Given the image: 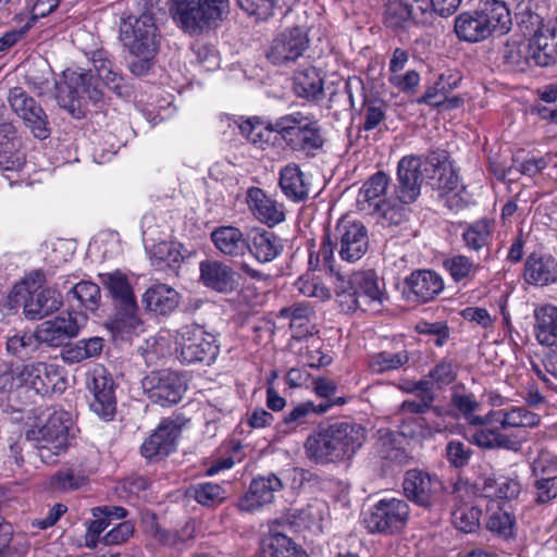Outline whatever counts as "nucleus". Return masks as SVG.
Masks as SVG:
<instances>
[{
    "mask_svg": "<svg viewBox=\"0 0 557 557\" xmlns=\"http://www.w3.org/2000/svg\"><path fill=\"white\" fill-rule=\"evenodd\" d=\"M104 339L100 336L83 338L72 344H66L61 350V358L65 363H79L86 359L101 355Z\"/></svg>",
    "mask_w": 557,
    "mask_h": 557,
    "instance_id": "4c0bfd02",
    "label": "nucleus"
},
{
    "mask_svg": "<svg viewBox=\"0 0 557 557\" xmlns=\"http://www.w3.org/2000/svg\"><path fill=\"white\" fill-rule=\"evenodd\" d=\"M79 331L77 318L71 312L61 313L37 326L41 344H47L50 347L65 346L71 338L78 335Z\"/></svg>",
    "mask_w": 557,
    "mask_h": 557,
    "instance_id": "dca6fc26",
    "label": "nucleus"
},
{
    "mask_svg": "<svg viewBox=\"0 0 557 557\" xmlns=\"http://www.w3.org/2000/svg\"><path fill=\"white\" fill-rule=\"evenodd\" d=\"M59 377L58 369L53 364L35 362L18 368L17 383L28 386L38 394H47L55 386Z\"/></svg>",
    "mask_w": 557,
    "mask_h": 557,
    "instance_id": "aec40b11",
    "label": "nucleus"
},
{
    "mask_svg": "<svg viewBox=\"0 0 557 557\" xmlns=\"http://www.w3.org/2000/svg\"><path fill=\"white\" fill-rule=\"evenodd\" d=\"M69 422L67 412L53 411L44 425L27 431L26 440L33 443L42 462L55 463L58 456L67 449Z\"/></svg>",
    "mask_w": 557,
    "mask_h": 557,
    "instance_id": "39448f33",
    "label": "nucleus"
},
{
    "mask_svg": "<svg viewBox=\"0 0 557 557\" xmlns=\"http://www.w3.org/2000/svg\"><path fill=\"white\" fill-rule=\"evenodd\" d=\"M448 410L435 405L430 397L416 396L405 399L397 408L394 419L405 436H431L446 430L444 418Z\"/></svg>",
    "mask_w": 557,
    "mask_h": 557,
    "instance_id": "7ed1b4c3",
    "label": "nucleus"
},
{
    "mask_svg": "<svg viewBox=\"0 0 557 557\" xmlns=\"http://www.w3.org/2000/svg\"><path fill=\"white\" fill-rule=\"evenodd\" d=\"M482 20L478 5L460 13L455 18V33L460 40L479 42L491 37Z\"/></svg>",
    "mask_w": 557,
    "mask_h": 557,
    "instance_id": "2f4dec72",
    "label": "nucleus"
},
{
    "mask_svg": "<svg viewBox=\"0 0 557 557\" xmlns=\"http://www.w3.org/2000/svg\"><path fill=\"white\" fill-rule=\"evenodd\" d=\"M408 205L394 200L393 196L388 200L376 202L375 208L381 213L383 224L397 226L409 220L411 210Z\"/></svg>",
    "mask_w": 557,
    "mask_h": 557,
    "instance_id": "5fc2aeb1",
    "label": "nucleus"
},
{
    "mask_svg": "<svg viewBox=\"0 0 557 557\" xmlns=\"http://www.w3.org/2000/svg\"><path fill=\"white\" fill-rule=\"evenodd\" d=\"M493 422H498L503 429L534 428L540 424L541 417L527 407H512L509 410L492 411Z\"/></svg>",
    "mask_w": 557,
    "mask_h": 557,
    "instance_id": "79ce46f5",
    "label": "nucleus"
},
{
    "mask_svg": "<svg viewBox=\"0 0 557 557\" xmlns=\"http://www.w3.org/2000/svg\"><path fill=\"white\" fill-rule=\"evenodd\" d=\"M533 478L534 502L545 505L557 498V473L552 471V466L545 463L544 457H539L531 465Z\"/></svg>",
    "mask_w": 557,
    "mask_h": 557,
    "instance_id": "5701e85b",
    "label": "nucleus"
},
{
    "mask_svg": "<svg viewBox=\"0 0 557 557\" xmlns=\"http://www.w3.org/2000/svg\"><path fill=\"white\" fill-rule=\"evenodd\" d=\"M40 344L37 330L15 333L7 339V351L18 358H27L38 350Z\"/></svg>",
    "mask_w": 557,
    "mask_h": 557,
    "instance_id": "3c124183",
    "label": "nucleus"
},
{
    "mask_svg": "<svg viewBox=\"0 0 557 557\" xmlns=\"http://www.w3.org/2000/svg\"><path fill=\"white\" fill-rule=\"evenodd\" d=\"M237 123L240 134L252 145L261 149L275 146L278 132L273 129L270 125H265L258 117H250Z\"/></svg>",
    "mask_w": 557,
    "mask_h": 557,
    "instance_id": "58836bf2",
    "label": "nucleus"
},
{
    "mask_svg": "<svg viewBox=\"0 0 557 557\" xmlns=\"http://www.w3.org/2000/svg\"><path fill=\"white\" fill-rule=\"evenodd\" d=\"M100 283L112 298L113 306L135 304L136 297L125 273L120 270L99 274Z\"/></svg>",
    "mask_w": 557,
    "mask_h": 557,
    "instance_id": "72a5a7b5",
    "label": "nucleus"
},
{
    "mask_svg": "<svg viewBox=\"0 0 557 557\" xmlns=\"http://www.w3.org/2000/svg\"><path fill=\"white\" fill-rule=\"evenodd\" d=\"M528 46L534 66H548L557 58V38L548 29L545 32H535L532 39L528 40Z\"/></svg>",
    "mask_w": 557,
    "mask_h": 557,
    "instance_id": "f704fd0d",
    "label": "nucleus"
},
{
    "mask_svg": "<svg viewBox=\"0 0 557 557\" xmlns=\"http://www.w3.org/2000/svg\"><path fill=\"white\" fill-rule=\"evenodd\" d=\"M258 261L269 262L276 258L278 250L276 246V236L265 230L256 231L252 238V246L248 249Z\"/></svg>",
    "mask_w": 557,
    "mask_h": 557,
    "instance_id": "864d4df0",
    "label": "nucleus"
},
{
    "mask_svg": "<svg viewBox=\"0 0 557 557\" xmlns=\"http://www.w3.org/2000/svg\"><path fill=\"white\" fill-rule=\"evenodd\" d=\"M535 335L541 345L557 348V307L544 306L535 312Z\"/></svg>",
    "mask_w": 557,
    "mask_h": 557,
    "instance_id": "a19ab883",
    "label": "nucleus"
},
{
    "mask_svg": "<svg viewBox=\"0 0 557 557\" xmlns=\"http://www.w3.org/2000/svg\"><path fill=\"white\" fill-rule=\"evenodd\" d=\"M411 295L417 301L428 302L444 289L442 276L432 270H416L405 280Z\"/></svg>",
    "mask_w": 557,
    "mask_h": 557,
    "instance_id": "a878e982",
    "label": "nucleus"
},
{
    "mask_svg": "<svg viewBox=\"0 0 557 557\" xmlns=\"http://www.w3.org/2000/svg\"><path fill=\"white\" fill-rule=\"evenodd\" d=\"M278 487V478L260 476L250 483L248 491L240 497L238 508L240 511L253 512L261 509L275 499V492Z\"/></svg>",
    "mask_w": 557,
    "mask_h": 557,
    "instance_id": "6ab92c4d",
    "label": "nucleus"
},
{
    "mask_svg": "<svg viewBox=\"0 0 557 557\" xmlns=\"http://www.w3.org/2000/svg\"><path fill=\"white\" fill-rule=\"evenodd\" d=\"M281 190L293 201H301L307 198L308 189L302 173L296 164L287 165L281 171Z\"/></svg>",
    "mask_w": 557,
    "mask_h": 557,
    "instance_id": "de8ad7c7",
    "label": "nucleus"
},
{
    "mask_svg": "<svg viewBox=\"0 0 557 557\" xmlns=\"http://www.w3.org/2000/svg\"><path fill=\"white\" fill-rule=\"evenodd\" d=\"M281 140L286 148L306 153L322 148L324 144L318 121L301 112L281 116Z\"/></svg>",
    "mask_w": 557,
    "mask_h": 557,
    "instance_id": "423d86ee",
    "label": "nucleus"
},
{
    "mask_svg": "<svg viewBox=\"0 0 557 557\" xmlns=\"http://www.w3.org/2000/svg\"><path fill=\"white\" fill-rule=\"evenodd\" d=\"M69 295L78 300L79 307L91 312L98 309L101 300L100 287L89 281H82L75 284L69 292Z\"/></svg>",
    "mask_w": 557,
    "mask_h": 557,
    "instance_id": "bf43d9fd",
    "label": "nucleus"
},
{
    "mask_svg": "<svg viewBox=\"0 0 557 557\" xmlns=\"http://www.w3.org/2000/svg\"><path fill=\"white\" fill-rule=\"evenodd\" d=\"M493 226L487 220H480L469 224L462 232L465 247L471 251L487 249L492 239Z\"/></svg>",
    "mask_w": 557,
    "mask_h": 557,
    "instance_id": "09e8293b",
    "label": "nucleus"
},
{
    "mask_svg": "<svg viewBox=\"0 0 557 557\" xmlns=\"http://www.w3.org/2000/svg\"><path fill=\"white\" fill-rule=\"evenodd\" d=\"M389 185L388 175L379 171L371 175L362 185L358 195V203L371 202L385 195V191Z\"/></svg>",
    "mask_w": 557,
    "mask_h": 557,
    "instance_id": "0e129e2a",
    "label": "nucleus"
},
{
    "mask_svg": "<svg viewBox=\"0 0 557 557\" xmlns=\"http://www.w3.org/2000/svg\"><path fill=\"white\" fill-rule=\"evenodd\" d=\"M403 488L406 497L418 506L429 508L435 494L442 488V482L435 475L418 469L405 473Z\"/></svg>",
    "mask_w": 557,
    "mask_h": 557,
    "instance_id": "4468645a",
    "label": "nucleus"
},
{
    "mask_svg": "<svg viewBox=\"0 0 557 557\" xmlns=\"http://www.w3.org/2000/svg\"><path fill=\"white\" fill-rule=\"evenodd\" d=\"M524 281L534 286H548L557 282V260L550 255H530L524 263Z\"/></svg>",
    "mask_w": 557,
    "mask_h": 557,
    "instance_id": "393cba45",
    "label": "nucleus"
},
{
    "mask_svg": "<svg viewBox=\"0 0 557 557\" xmlns=\"http://www.w3.org/2000/svg\"><path fill=\"white\" fill-rule=\"evenodd\" d=\"M422 165V159L417 156H406L399 160L393 191L394 200L413 203L419 198L424 180Z\"/></svg>",
    "mask_w": 557,
    "mask_h": 557,
    "instance_id": "ddd939ff",
    "label": "nucleus"
},
{
    "mask_svg": "<svg viewBox=\"0 0 557 557\" xmlns=\"http://www.w3.org/2000/svg\"><path fill=\"white\" fill-rule=\"evenodd\" d=\"M87 483V476L74 469H61L51 475L49 488L53 492L64 493L81 488Z\"/></svg>",
    "mask_w": 557,
    "mask_h": 557,
    "instance_id": "13d9d810",
    "label": "nucleus"
},
{
    "mask_svg": "<svg viewBox=\"0 0 557 557\" xmlns=\"http://www.w3.org/2000/svg\"><path fill=\"white\" fill-rule=\"evenodd\" d=\"M11 110L23 121L34 137L44 140L50 136L48 115L22 87H13L7 97Z\"/></svg>",
    "mask_w": 557,
    "mask_h": 557,
    "instance_id": "9b49d317",
    "label": "nucleus"
},
{
    "mask_svg": "<svg viewBox=\"0 0 557 557\" xmlns=\"http://www.w3.org/2000/svg\"><path fill=\"white\" fill-rule=\"evenodd\" d=\"M475 486L486 497L511 500L521 493V483L517 475L484 474L475 481Z\"/></svg>",
    "mask_w": 557,
    "mask_h": 557,
    "instance_id": "bb28decb",
    "label": "nucleus"
},
{
    "mask_svg": "<svg viewBox=\"0 0 557 557\" xmlns=\"http://www.w3.org/2000/svg\"><path fill=\"white\" fill-rule=\"evenodd\" d=\"M478 8L490 36H502L509 33L512 26V18L505 1L481 0L478 3Z\"/></svg>",
    "mask_w": 557,
    "mask_h": 557,
    "instance_id": "cd10ccee",
    "label": "nucleus"
},
{
    "mask_svg": "<svg viewBox=\"0 0 557 557\" xmlns=\"http://www.w3.org/2000/svg\"><path fill=\"white\" fill-rule=\"evenodd\" d=\"M143 304L146 310L165 315L177 308L180 294L173 287L158 283L144 293Z\"/></svg>",
    "mask_w": 557,
    "mask_h": 557,
    "instance_id": "c756f323",
    "label": "nucleus"
},
{
    "mask_svg": "<svg viewBox=\"0 0 557 557\" xmlns=\"http://www.w3.org/2000/svg\"><path fill=\"white\" fill-rule=\"evenodd\" d=\"M451 403L470 424L484 425L492 423V411L483 418L474 414L480 404L472 394H454Z\"/></svg>",
    "mask_w": 557,
    "mask_h": 557,
    "instance_id": "4d7b16f0",
    "label": "nucleus"
},
{
    "mask_svg": "<svg viewBox=\"0 0 557 557\" xmlns=\"http://www.w3.org/2000/svg\"><path fill=\"white\" fill-rule=\"evenodd\" d=\"M424 13H420L418 1L391 0L385 5L384 23L389 28L404 27L409 21H419Z\"/></svg>",
    "mask_w": 557,
    "mask_h": 557,
    "instance_id": "e433bc0d",
    "label": "nucleus"
},
{
    "mask_svg": "<svg viewBox=\"0 0 557 557\" xmlns=\"http://www.w3.org/2000/svg\"><path fill=\"white\" fill-rule=\"evenodd\" d=\"M201 283L219 293H231L236 286V273L227 264L206 259L199 264Z\"/></svg>",
    "mask_w": 557,
    "mask_h": 557,
    "instance_id": "4be33fe9",
    "label": "nucleus"
},
{
    "mask_svg": "<svg viewBox=\"0 0 557 557\" xmlns=\"http://www.w3.org/2000/svg\"><path fill=\"white\" fill-rule=\"evenodd\" d=\"M408 437L403 435L399 429L398 432L388 431L381 434L379 438L380 458L389 467H401L409 463L412 457L406 447Z\"/></svg>",
    "mask_w": 557,
    "mask_h": 557,
    "instance_id": "c85d7f7f",
    "label": "nucleus"
},
{
    "mask_svg": "<svg viewBox=\"0 0 557 557\" xmlns=\"http://www.w3.org/2000/svg\"><path fill=\"white\" fill-rule=\"evenodd\" d=\"M445 453L447 461L455 468L466 467L473 454L469 443L458 440L449 441L446 445Z\"/></svg>",
    "mask_w": 557,
    "mask_h": 557,
    "instance_id": "338daca9",
    "label": "nucleus"
},
{
    "mask_svg": "<svg viewBox=\"0 0 557 557\" xmlns=\"http://www.w3.org/2000/svg\"><path fill=\"white\" fill-rule=\"evenodd\" d=\"M88 388L94 395L90 409L104 420L113 418L116 408L114 395V382L106 370L95 371L88 383Z\"/></svg>",
    "mask_w": 557,
    "mask_h": 557,
    "instance_id": "f3484780",
    "label": "nucleus"
},
{
    "mask_svg": "<svg viewBox=\"0 0 557 557\" xmlns=\"http://www.w3.org/2000/svg\"><path fill=\"white\" fill-rule=\"evenodd\" d=\"M137 302L114 306L113 314L106 321V329L114 338L127 341L144 332V322L139 317Z\"/></svg>",
    "mask_w": 557,
    "mask_h": 557,
    "instance_id": "a211bd4d",
    "label": "nucleus"
},
{
    "mask_svg": "<svg viewBox=\"0 0 557 557\" xmlns=\"http://www.w3.org/2000/svg\"><path fill=\"white\" fill-rule=\"evenodd\" d=\"M215 248L231 258L243 257L249 249V243L243 232L234 226H220L211 233Z\"/></svg>",
    "mask_w": 557,
    "mask_h": 557,
    "instance_id": "7c9ffc66",
    "label": "nucleus"
},
{
    "mask_svg": "<svg viewBox=\"0 0 557 557\" xmlns=\"http://www.w3.org/2000/svg\"><path fill=\"white\" fill-rule=\"evenodd\" d=\"M346 404V398H336L335 400L304 401L295 405L293 409L283 418L281 422V433H292L302 425L307 424L314 414L326 412L333 406Z\"/></svg>",
    "mask_w": 557,
    "mask_h": 557,
    "instance_id": "412c9836",
    "label": "nucleus"
},
{
    "mask_svg": "<svg viewBox=\"0 0 557 557\" xmlns=\"http://www.w3.org/2000/svg\"><path fill=\"white\" fill-rule=\"evenodd\" d=\"M89 60L97 77L92 75L90 70L70 72L65 74L66 96L61 92L55 96L59 106L72 114L88 101L97 103L102 99L99 81L117 95L122 94L124 78L111 60L109 52L103 49L95 50L91 52Z\"/></svg>",
    "mask_w": 557,
    "mask_h": 557,
    "instance_id": "f257e3e1",
    "label": "nucleus"
},
{
    "mask_svg": "<svg viewBox=\"0 0 557 557\" xmlns=\"http://www.w3.org/2000/svg\"><path fill=\"white\" fill-rule=\"evenodd\" d=\"M228 9V0H173V21L186 34L197 35L216 26Z\"/></svg>",
    "mask_w": 557,
    "mask_h": 557,
    "instance_id": "20e7f679",
    "label": "nucleus"
},
{
    "mask_svg": "<svg viewBox=\"0 0 557 557\" xmlns=\"http://www.w3.org/2000/svg\"><path fill=\"white\" fill-rule=\"evenodd\" d=\"M460 77H456L453 83L446 82L445 74H442L436 83L429 87L423 96L418 99L419 103H426L432 107H442L447 100V95L454 88H457Z\"/></svg>",
    "mask_w": 557,
    "mask_h": 557,
    "instance_id": "e2e57ef3",
    "label": "nucleus"
},
{
    "mask_svg": "<svg viewBox=\"0 0 557 557\" xmlns=\"http://www.w3.org/2000/svg\"><path fill=\"white\" fill-rule=\"evenodd\" d=\"M247 203L256 218L270 227L278 224V212L274 201L257 187H251L247 191Z\"/></svg>",
    "mask_w": 557,
    "mask_h": 557,
    "instance_id": "c03bdc74",
    "label": "nucleus"
},
{
    "mask_svg": "<svg viewBox=\"0 0 557 557\" xmlns=\"http://www.w3.org/2000/svg\"><path fill=\"white\" fill-rule=\"evenodd\" d=\"M182 424L172 419L163 420L140 447L141 455L148 459H160L174 450L181 434Z\"/></svg>",
    "mask_w": 557,
    "mask_h": 557,
    "instance_id": "2eb2a0df",
    "label": "nucleus"
},
{
    "mask_svg": "<svg viewBox=\"0 0 557 557\" xmlns=\"http://www.w3.org/2000/svg\"><path fill=\"white\" fill-rule=\"evenodd\" d=\"M283 51L286 52L283 55L284 62L295 61L308 47V37L304 28L296 26L292 28L287 34L284 35Z\"/></svg>",
    "mask_w": 557,
    "mask_h": 557,
    "instance_id": "680f3d73",
    "label": "nucleus"
},
{
    "mask_svg": "<svg viewBox=\"0 0 557 557\" xmlns=\"http://www.w3.org/2000/svg\"><path fill=\"white\" fill-rule=\"evenodd\" d=\"M445 269L455 282L470 277L475 271L472 260L463 255H456L444 261Z\"/></svg>",
    "mask_w": 557,
    "mask_h": 557,
    "instance_id": "774afa93",
    "label": "nucleus"
},
{
    "mask_svg": "<svg viewBox=\"0 0 557 557\" xmlns=\"http://www.w3.org/2000/svg\"><path fill=\"white\" fill-rule=\"evenodd\" d=\"M175 345L177 358L183 363L210 364L219 354L215 336L197 324L182 326L177 331Z\"/></svg>",
    "mask_w": 557,
    "mask_h": 557,
    "instance_id": "0eeeda50",
    "label": "nucleus"
},
{
    "mask_svg": "<svg viewBox=\"0 0 557 557\" xmlns=\"http://www.w3.org/2000/svg\"><path fill=\"white\" fill-rule=\"evenodd\" d=\"M409 359L407 350L381 351L370 357L369 368L373 373H384L401 368L409 362Z\"/></svg>",
    "mask_w": 557,
    "mask_h": 557,
    "instance_id": "6e6d98bb",
    "label": "nucleus"
},
{
    "mask_svg": "<svg viewBox=\"0 0 557 557\" xmlns=\"http://www.w3.org/2000/svg\"><path fill=\"white\" fill-rule=\"evenodd\" d=\"M120 38L129 52L158 51L160 35L153 15L144 12L139 16L131 13L123 16Z\"/></svg>",
    "mask_w": 557,
    "mask_h": 557,
    "instance_id": "6e6552de",
    "label": "nucleus"
},
{
    "mask_svg": "<svg viewBox=\"0 0 557 557\" xmlns=\"http://www.w3.org/2000/svg\"><path fill=\"white\" fill-rule=\"evenodd\" d=\"M324 507L323 503L314 500L306 507L288 508L285 510L284 517H281V524L287 523L295 528H311L322 520Z\"/></svg>",
    "mask_w": 557,
    "mask_h": 557,
    "instance_id": "37998d69",
    "label": "nucleus"
},
{
    "mask_svg": "<svg viewBox=\"0 0 557 557\" xmlns=\"http://www.w3.org/2000/svg\"><path fill=\"white\" fill-rule=\"evenodd\" d=\"M141 386L147 397L162 407L177 404L187 389L184 377L168 369L152 371L143 379Z\"/></svg>",
    "mask_w": 557,
    "mask_h": 557,
    "instance_id": "9d476101",
    "label": "nucleus"
},
{
    "mask_svg": "<svg viewBox=\"0 0 557 557\" xmlns=\"http://www.w3.org/2000/svg\"><path fill=\"white\" fill-rule=\"evenodd\" d=\"M470 442L484 449H507L518 451L521 443L513 436L502 433L486 424L471 433Z\"/></svg>",
    "mask_w": 557,
    "mask_h": 557,
    "instance_id": "473e14b6",
    "label": "nucleus"
},
{
    "mask_svg": "<svg viewBox=\"0 0 557 557\" xmlns=\"http://www.w3.org/2000/svg\"><path fill=\"white\" fill-rule=\"evenodd\" d=\"M62 305V296L57 289L36 288L28 294L23 311L27 319L41 320L58 311Z\"/></svg>",
    "mask_w": 557,
    "mask_h": 557,
    "instance_id": "b1692460",
    "label": "nucleus"
},
{
    "mask_svg": "<svg viewBox=\"0 0 557 557\" xmlns=\"http://www.w3.org/2000/svg\"><path fill=\"white\" fill-rule=\"evenodd\" d=\"M25 78L27 84L32 86L34 90H36L39 95L46 92L48 89H50L51 85L54 84L58 88L57 96L60 92L63 96H66L63 88L54 83L52 70L50 65L45 61L33 64V66L27 71Z\"/></svg>",
    "mask_w": 557,
    "mask_h": 557,
    "instance_id": "603ef678",
    "label": "nucleus"
},
{
    "mask_svg": "<svg viewBox=\"0 0 557 557\" xmlns=\"http://www.w3.org/2000/svg\"><path fill=\"white\" fill-rule=\"evenodd\" d=\"M334 278L336 301L343 312L380 311L386 293L384 283L373 270L356 271L348 277L336 272Z\"/></svg>",
    "mask_w": 557,
    "mask_h": 557,
    "instance_id": "f03ea898",
    "label": "nucleus"
},
{
    "mask_svg": "<svg viewBox=\"0 0 557 557\" xmlns=\"http://www.w3.org/2000/svg\"><path fill=\"white\" fill-rule=\"evenodd\" d=\"M505 62L515 71L524 72L534 66L530 58L528 40H510L506 44L503 52Z\"/></svg>",
    "mask_w": 557,
    "mask_h": 557,
    "instance_id": "8fccbe9b",
    "label": "nucleus"
},
{
    "mask_svg": "<svg viewBox=\"0 0 557 557\" xmlns=\"http://www.w3.org/2000/svg\"><path fill=\"white\" fill-rule=\"evenodd\" d=\"M338 246L339 257L348 262L362 258L369 246L368 230L349 215L341 218L333 234Z\"/></svg>",
    "mask_w": 557,
    "mask_h": 557,
    "instance_id": "f8f14e48",
    "label": "nucleus"
},
{
    "mask_svg": "<svg viewBox=\"0 0 557 557\" xmlns=\"http://www.w3.org/2000/svg\"><path fill=\"white\" fill-rule=\"evenodd\" d=\"M409 511V506L404 499L384 498L370 509L364 518V524L370 533L392 534L406 527Z\"/></svg>",
    "mask_w": 557,
    "mask_h": 557,
    "instance_id": "1a4fd4ad",
    "label": "nucleus"
},
{
    "mask_svg": "<svg viewBox=\"0 0 557 557\" xmlns=\"http://www.w3.org/2000/svg\"><path fill=\"white\" fill-rule=\"evenodd\" d=\"M294 94L307 100H318L323 94V81L313 67L295 73L292 83Z\"/></svg>",
    "mask_w": 557,
    "mask_h": 557,
    "instance_id": "ea45409f",
    "label": "nucleus"
},
{
    "mask_svg": "<svg viewBox=\"0 0 557 557\" xmlns=\"http://www.w3.org/2000/svg\"><path fill=\"white\" fill-rule=\"evenodd\" d=\"M305 447L308 457L317 463L326 465L339 461L326 428H321L308 436Z\"/></svg>",
    "mask_w": 557,
    "mask_h": 557,
    "instance_id": "c9c22d12",
    "label": "nucleus"
},
{
    "mask_svg": "<svg viewBox=\"0 0 557 557\" xmlns=\"http://www.w3.org/2000/svg\"><path fill=\"white\" fill-rule=\"evenodd\" d=\"M333 425L341 443L345 445L348 458L351 459L367 440L366 428L352 421L335 422Z\"/></svg>",
    "mask_w": 557,
    "mask_h": 557,
    "instance_id": "49530a36",
    "label": "nucleus"
},
{
    "mask_svg": "<svg viewBox=\"0 0 557 557\" xmlns=\"http://www.w3.org/2000/svg\"><path fill=\"white\" fill-rule=\"evenodd\" d=\"M481 515L475 506L460 505L451 511V523L459 531L471 533L479 528Z\"/></svg>",
    "mask_w": 557,
    "mask_h": 557,
    "instance_id": "052dcab7",
    "label": "nucleus"
},
{
    "mask_svg": "<svg viewBox=\"0 0 557 557\" xmlns=\"http://www.w3.org/2000/svg\"><path fill=\"white\" fill-rule=\"evenodd\" d=\"M195 499L202 506L213 507L225 499V492L214 483H200L193 487Z\"/></svg>",
    "mask_w": 557,
    "mask_h": 557,
    "instance_id": "69168bd1",
    "label": "nucleus"
},
{
    "mask_svg": "<svg viewBox=\"0 0 557 557\" xmlns=\"http://www.w3.org/2000/svg\"><path fill=\"white\" fill-rule=\"evenodd\" d=\"M150 259L152 264L159 269H170L176 272L184 259L181 252V244L165 240L159 242L151 247Z\"/></svg>",
    "mask_w": 557,
    "mask_h": 557,
    "instance_id": "a18cd8bd",
    "label": "nucleus"
}]
</instances>
